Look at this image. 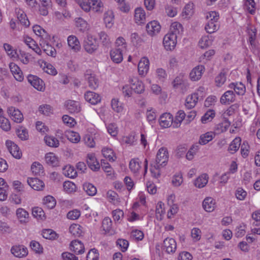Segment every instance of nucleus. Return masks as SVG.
Listing matches in <instances>:
<instances>
[{
	"mask_svg": "<svg viewBox=\"0 0 260 260\" xmlns=\"http://www.w3.org/2000/svg\"><path fill=\"white\" fill-rule=\"evenodd\" d=\"M206 18L208 20L205 27L207 32L212 34L217 30L219 28V16L218 13L215 11L209 12L207 13Z\"/></svg>",
	"mask_w": 260,
	"mask_h": 260,
	"instance_id": "1",
	"label": "nucleus"
},
{
	"mask_svg": "<svg viewBox=\"0 0 260 260\" xmlns=\"http://www.w3.org/2000/svg\"><path fill=\"white\" fill-rule=\"evenodd\" d=\"M169 159V153L166 148H160L156 154L155 164L163 167L166 165Z\"/></svg>",
	"mask_w": 260,
	"mask_h": 260,
	"instance_id": "2",
	"label": "nucleus"
},
{
	"mask_svg": "<svg viewBox=\"0 0 260 260\" xmlns=\"http://www.w3.org/2000/svg\"><path fill=\"white\" fill-rule=\"evenodd\" d=\"M83 47L87 52L92 54L98 49L99 45L95 39L88 36L84 41Z\"/></svg>",
	"mask_w": 260,
	"mask_h": 260,
	"instance_id": "3",
	"label": "nucleus"
},
{
	"mask_svg": "<svg viewBox=\"0 0 260 260\" xmlns=\"http://www.w3.org/2000/svg\"><path fill=\"white\" fill-rule=\"evenodd\" d=\"M176 241L172 238H167L163 242L162 249L168 254H173L176 250Z\"/></svg>",
	"mask_w": 260,
	"mask_h": 260,
	"instance_id": "4",
	"label": "nucleus"
},
{
	"mask_svg": "<svg viewBox=\"0 0 260 260\" xmlns=\"http://www.w3.org/2000/svg\"><path fill=\"white\" fill-rule=\"evenodd\" d=\"M28 82L37 90L44 91L45 84L43 80L38 76L32 75H29L27 76Z\"/></svg>",
	"mask_w": 260,
	"mask_h": 260,
	"instance_id": "5",
	"label": "nucleus"
},
{
	"mask_svg": "<svg viewBox=\"0 0 260 260\" xmlns=\"http://www.w3.org/2000/svg\"><path fill=\"white\" fill-rule=\"evenodd\" d=\"M177 39L174 35L168 33L164 38L163 44L167 50H172L177 44Z\"/></svg>",
	"mask_w": 260,
	"mask_h": 260,
	"instance_id": "6",
	"label": "nucleus"
},
{
	"mask_svg": "<svg viewBox=\"0 0 260 260\" xmlns=\"http://www.w3.org/2000/svg\"><path fill=\"white\" fill-rule=\"evenodd\" d=\"M129 82L131 85L133 90H134L135 92L141 94L144 92V84L137 77H133L129 78Z\"/></svg>",
	"mask_w": 260,
	"mask_h": 260,
	"instance_id": "7",
	"label": "nucleus"
},
{
	"mask_svg": "<svg viewBox=\"0 0 260 260\" xmlns=\"http://www.w3.org/2000/svg\"><path fill=\"white\" fill-rule=\"evenodd\" d=\"M6 145L12 155L17 158L19 159L21 157L22 153L18 146L13 142L10 140H7Z\"/></svg>",
	"mask_w": 260,
	"mask_h": 260,
	"instance_id": "8",
	"label": "nucleus"
},
{
	"mask_svg": "<svg viewBox=\"0 0 260 260\" xmlns=\"http://www.w3.org/2000/svg\"><path fill=\"white\" fill-rule=\"evenodd\" d=\"M8 113L15 122L20 123L23 119V116L21 111L15 107H10L8 108Z\"/></svg>",
	"mask_w": 260,
	"mask_h": 260,
	"instance_id": "9",
	"label": "nucleus"
},
{
	"mask_svg": "<svg viewBox=\"0 0 260 260\" xmlns=\"http://www.w3.org/2000/svg\"><path fill=\"white\" fill-rule=\"evenodd\" d=\"M236 96L234 91L229 90L225 91L220 98V103L222 105H230L235 101Z\"/></svg>",
	"mask_w": 260,
	"mask_h": 260,
	"instance_id": "10",
	"label": "nucleus"
},
{
	"mask_svg": "<svg viewBox=\"0 0 260 260\" xmlns=\"http://www.w3.org/2000/svg\"><path fill=\"white\" fill-rule=\"evenodd\" d=\"M173 116L169 113L162 114L159 119V124L164 128L170 127L173 124Z\"/></svg>",
	"mask_w": 260,
	"mask_h": 260,
	"instance_id": "11",
	"label": "nucleus"
},
{
	"mask_svg": "<svg viewBox=\"0 0 260 260\" xmlns=\"http://www.w3.org/2000/svg\"><path fill=\"white\" fill-rule=\"evenodd\" d=\"M205 71L203 66L200 65L194 67L190 72L189 77L192 81H198L201 78L202 74Z\"/></svg>",
	"mask_w": 260,
	"mask_h": 260,
	"instance_id": "12",
	"label": "nucleus"
},
{
	"mask_svg": "<svg viewBox=\"0 0 260 260\" xmlns=\"http://www.w3.org/2000/svg\"><path fill=\"white\" fill-rule=\"evenodd\" d=\"M161 28L159 23L156 21H152L149 22L146 25V30L148 34L153 36L157 34Z\"/></svg>",
	"mask_w": 260,
	"mask_h": 260,
	"instance_id": "13",
	"label": "nucleus"
},
{
	"mask_svg": "<svg viewBox=\"0 0 260 260\" xmlns=\"http://www.w3.org/2000/svg\"><path fill=\"white\" fill-rule=\"evenodd\" d=\"M149 69V61L147 57H143L140 60L138 66V69L140 75H146Z\"/></svg>",
	"mask_w": 260,
	"mask_h": 260,
	"instance_id": "14",
	"label": "nucleus"
},
{
	"mask_svg": "<svg viewBox=\"0 0 260 260\" xmlns=\"http://www.w3.org/2000/svg\"><path fill=\"white\" fill-rule=\"evenodd\" d=\"M11 251L12 254L18 257L25 256L28 254L27 248L23 245L14 246L12 247Z\"/></svg>",
	"mask_w": 260,
	"mask_h": 260,
	"instance_id": "15",
	"label": "nucleus"
},
{
	"mask_svg": "<svg viewBox=\"0 0 260 260\" xmlns=\"http://www.w3.org/2000/svg\"><path fill=\"white\" fill-rule=\"evenodd\" d=\"M228 87L233 89L235 92L239 95H243L246 92V87L244 84L241 82H232L229 85Z\"/></svg>",
	"mask_w": 260,
	"mask_h": 260,
	"instance_id": "16",
	"label": "nucleus"
},
{
	"mask_svg": "<svg viewBox=\"0 0 260 260\" xmlns=\"http://www.w3.org/2000/svg\"><path fill=\"white\" fill-rule=\"evenodd\" d=\"M86 161L89 168L93 171H96L100 168V164L93 153L87 154Z\"/></svg>",
	"mask_w": 260,
	"mask_h": 260,
	"instance_id": "17",
	"label": "nucleus"
},
{
	"mask_svg": "<svg viewBox=\"0 0 260 260\" xmlns=\"http://www.w3.org/2000/svg\"><path fill=\"white\" fill-rule=\"evenodd\" d=\"M85 79L88 81L89 87L93 89H96L99 85V81L94 74L87 71L85 74Z\"/></svg>",
	"mask_w": 260,
	"mask_h": 260,
	"instance_id": "18",
	"label": "nucleus"
},
{
	"mask_svg": "<svg viewBox=\"0 0 260 260\" xmlns=\"http://www.w3.org/2000/svg\"><path fill=\"white\" fill-rule=\"evenodd\" d=\"M28 184L34 190H40L44 187V183L37 178H28Z\"/></svg>",
	"mask_w": 260,
	"mask_h": 260,
	"instance_id": "19",
	"label": "nucleus"
},
{
	"mask_svg": "<svg viewBox=\"0 0 260 260\" xmlns=\"http://www.w3.org/2000/svg\"><path fill=\"white\" fill-rule=\"evenodd\" d=\"M11 72L15 79L18 81H21L23 79V76L20 68L15 63L11 62L9 64Z\"/></svg>",
	"mask_w": 260,
	"mask_h": 260,
	"instance_id": "20",
	"label": "nucleus"
},
{
	"mask_svg": "<svg viewBox=\"0 0 260 260\" xmlns=\"http://www.w3.org/2000/svg\"><path fill=\"white\" fill-rule=\"evenodd\" d=\"M68 44L69 46L76 52L79 51L81 48L80 42L75 36L71 35L68 37Z\"/></svg>",
	"mask_w": 260,
	"mask_h": 260,
	"instance_id": "21",
	"label": "nucleus"
},
{
	"mask_svg": "<svg viewBox=\"0 0 260 260\" xmlns=\"http://www.w3.org/2000/svg\"><path fill=\"white\" fill-rule=\"evenodd\" d=\"M124 51L116 48L112 49L110 51V57L112 61L116 63H120L123 60Z\"/></svg>",
	"mask_w": 260,
	"mask_h": 260,
	"instance_id": "22",
	"label": "nucleus"
},
{
	"mask_svg": "<svg viewBox=\"0 0 260 260\" xmlns=\"http://www.w3.org/2000/svg\"><path fill=\"white\" fill-rule=\"evenodd\" d=\"M85 100L92 105L97 104L101 101L100 95L92 91H87L84 95Z\"/></svg>",
	"mask_w": 260,
	"mask_h": 260,
	"instance_id": "23",
	"label": "nucleus"
},
{
	"mask_svg": "<svg viewBox=\"0 0 260 260\" xmlns=\"http://www.w3.org/2000/svg\"><path fill=\"white\" fill-rule=\"evenodd\" d=\"M71 250L76 254H82L84 252V246L81 241L75 240L73 241L70 244Z\"/></svg>",
	"mask_w": 260,
	"mask_h": 260,
	"instance_id": "24",
	"label": "nucleus"
},
{
	"mask_svg": "<svg viewBox=\"0 0 260 260\" xmlns=\"http://www.w3.org/2000/svg\"><path fill=\"white\" fill-rule=\"evenodd\" d=\"M199 100V93L194 92L189 95L186 99L185 106L188 109H192L195 107Z\"/></svg>",
	"mask_w": 260,
	"mask_h": 260,
	"instance_id": "25",
	"label": "nucleus"
},
{
	"mask_svg": "<svg viewBox=\"0 0 260 260\" xmlns=\"http://www.w3.org/2000/svg\"><path fill=\"white\" fill-rule=\"evenodd\" d=\"M183 32V27L182 25L178 22H173L170 26V32L169 34L174 35L177 38L179 37Z\"/></svg>",
	"mask_w": 260,
	"mask_h": 260,
	"instance_id": "26",
	"label": "nucleus"
},
{
	"mask_svg": "<svg viewBox=\"0 0 260 260\" xmlns=\"http://www.w3.org/2000/svg\"><path fill=\"white\" fill-rule=\"evenodd\" d=\"M65 105L67 110L71 113H77L80 110V107L78 102L69 100L66 102Z\"/></svg>",
	"mask_w": 260,
	"mask_h": 260,
	"instance_id": "27",
	"label": "nucleus"
},
{
	"mask_svg": "<svg viewBox=\"0 0 260 260\" xmlns=\"http://www.w3.org/2000/svg\"><path fill=\"white\" fill-rule=\"evenodd\" d=\"M203 207L207 212L213 211L215 207V202L214 199L211 197H208L203 202Z\"/></svg>",
	"mask_w": 260,
	"mask_h": 260,
	"instance_id": "28",
	"label": "nucleus"
},
{
	"mask_svg": "<svg viewBox=\"0 0 260 260\" xmlns=\"http://www.w3.org/2000/svg\"><path fill=\"white\" fill-rule=\"evenodd\" d=\"M16 214L21 223H26L28 221L29 213L25 209L21 208L17 209Z\"/></svg>",
	"mask_w": 260,
	"mask_h": 260,
	"instance_id": "29",
	"label": "nucleus"
},
{
	"mask_svg": "<svg viewBox=\"0 0 260 260\" xmlns=\"http://www.w3.org/2000/svg\"><path fill=\"white\" fill-rule=\"evenodd\" d=\"M145 12L141 8H138L135 10V19L137 23H143L145 20Z\"/></svg>",
	"mask_w": 260,
	"mask_h": 260,
	"instance_id": "30",
	"label": "nucleus"
},
{
	"mask_svg": "<svg viewBox=\"0 0 260 260\" xmlns=\"http://www.w3.org/2000/svg\"><path fill=\"white\" fill-rule=\"evenodd\" d=\"M241 139L240 137L235 138L230 144L228 150L232 154H234L239 149L241 145Z\"/></svg>",
	"mask_w": 260,
	"mask_h": 260,
	"instance_id": "31",
	"label": "nucleus"
},
{
	"mask_svg": "<svg viewBox=\"0 0 260 260\" xmlns=\"http://www.w3.org/2000/svg\"><path fill=\"white\" fill-rule=\"evenodd\" d=\"M215 134L214 132H208L200 136L199 143L201 145H205L213 140Z\"/></svg>",
	"mask_w": 260,
	"mask_h": 260,
	"instance_id": "32",
	"label": "nucleus"
},
{
	"mask_svg": "<svg viewBox=\"0 0 260 260\" xmlns=\"http://www.w3.org/2000/svg\"><path fill=\"white\" fill-rule=\"evenodd\" d=\"M91 10L96 12H102L104 5L101 0H88Z\"/></svg>",
	"mask_w": 260,
	"mask_h": 260,
	"instance_id": "33",
	"label": "nucleus"
},
{
	"mask_svg": "<svg viewBox=\"0 0 260 260\" xmlns=\"http://www.w3.org/2000/svg\"><path fill=\"white\" fill-rule=\"evenodd\" d=\"M45 160L47 164L56 167L58 166V159L53 153H48L46 154Z\"/></svg>",
	"mask_w": 260,
	"mask_h": 260,
	"instance_id": "34",
	"label": "nucleus"
},
{
	"mask_svg": "<svg viewBox=\"0 0 260 260\" xmlns=\"http://www.w3.org/2000/svg\"><path fill=\"white\" fill-rule=\"evenodd\" d=\"M114 14L112 10H108L104 13V21L107 27H110L114 22Z\"/></svg>",
	"mask_w": 260,
	"mask_h": 260,
	"instance_id": "35",
	"label": "nucleus"
},
{
	"mask_svg": "<svg viewBox=\"0 0 260 260\" xmlns=\"http://www.w3.org/2000/svg\"><path fill=\"white\" fill-rule=\"evenodd\" d=\"M208 181V177L207 174H203L201 176L199 177L194 181V185L198 188H202L204 187Z\"/></svg>",
	"mask_w": 260,
	"mask_h": 260,
	"instance_id": "36",
	"label": "nucleus"
},
{
	"mask_svg": "<svg viewBox=\"0 0 260 260\" xmlns=\"http://www.w3.org/2000/svg\"><path fill=\"white\" fill-rule=\"evenodd\" d=\"M247 32L249 37L248 42L251 45H254L256 36V29L254 26H250L247 27Z\"/></svg>",
	"mask_w": 260,
	"mask_h": 260,
	"instance_id": "37",
	"label": "nucleus"
},
{
	"mask_svg": "<svg viewBox=\"0 0 260 260\" xmlns=\"http://www.w3.org/2000/svg\"><path fill=\"white\" fill-rule=\"evenodd\" d=\"M26 45L32 49L37 54L41 55L42 51L36 42L30 38L25 40Z\"/></svg>",
	"mask_w": 260,
	"mask_h": 260,
	"instance_id": "38",
	"label": "nucleus"
},
{
	"mask_svg": "<svg viewBox=\"0 0 260 260\" xmlns=\"http://www.w3.org/2000/svg\"><path fill=\"white\" fill-rule=\"evenodd\" d=\"M63 174L70 178H74L77 176V173L76 170L72 166H66L63 169Z\"/></svg>",
	"mask_w": 260,
	"mask_h": 260,
	"instance_id": "39",
	"label": "nucleus"
},
{
	"mask_svg": "<svg viewBox=\"0 0 260 260\" xmlns=\"http://www.w3.org/2000/svg\"><path fill=\"white\" fill-rule=\"evenodd\" d=\"M138 137L135 133H131L128 136L123 138V142L127 144L133 145L137 141Z\"/></svg>",
	"mask_w": 260,
	"mask_h": 260,
	"instance_id": "40",
	"label": "nucleus"
},
{
	"mask_svg": "<svg viewBox=\"0 0 260 260\" xmlns=\"http://www.w3.org/2000/svg\"><path fill=\"white\" fill-rule=\"evenodd\" d=\"M99 40L103 46L109 47L111 41L108 35L105 31H101L98 34Z\"/></svg>",
	"mask_w": 260,
	"mask_h": 260,
	"instance_id": "41",
	"label": "nucleus"
},
{
	"mask_svg": "<svg viewBox=\"0 0 260 260\" xmlns=\"http://www.w3.org/2000/svg\"><path fill=\"white\" fill-rule=\"evenodd\" d=\"M102 153L105 158L112 162L114 161L116 158L113 150L110 148H104L102 149Z\"/></svg>",
	"mask_w": 260,
	"mask_h": 260,
	"instance_id": "42",
	"label": "nucleus"
},
{
	"mask_svg": "<svg viewBox=\"0 0 260 260\" xmlns=\"http://www.w3.org/2000/svg\"><path fill=\"white\" fill-rule=\"evenodd\" d=\"M215 116V112L213 110H209L201 118L203 123H206L211 121Z\"/></svg>",
	"mask_w": 260,
	"mask_h": 260,
	"instance_id": "43",
	"label": "nucleus"
},
{
	"mask_svg": "<svg viewBox=\"0 0 260 260\" xmlns=\"http://www.w3.org/2000/svg\"><path fill=\"white\" fill-rule=\"evenodd\" d=\"M0 127L4 131L8 132L11 129V124L9 120L3 115H0Z\"/></svg>",
	"mask_w": 260,
	"mask_h": 260,
	"instance_id": "44",
	"label": "nucleus"
},
{
	"mask_svg": "<svg viewBox=\"0 0 260 260\" xmlns=\"http://www.w3.org/2000/svg\"><path fill=\"white\" fill-rule=\"evenodd\" d=\"M44 141L46 144L50 147H57L59 145V141L53 136H45Z\"/></svg>",
	"mask_w": 260,
	"mask_h": 260,
	"instance_id": "45",
	"label": "nucleus"
},
{
	"mask_svg": "<svg viewBox=\"0 0 260 260\" xmlns=\"http://www.w3.org/2000/svg\"><path fill=\"white\" fill-rule=\"evenodd\" d=\"M32 214L33 216L37 219L42 220L45 219V212L43 210L39 207H36L32 209Z\"/></svg>",
	"mask_w": 260,
	"mask_h": 260,
	"instance_id": "46",
	"label": "nucleus"
},
{
	"mask_svg": "<svg viewBox=\"0 0 260 260\" xmlns=\"http://www.w3.org/2000/svg\"><path fill=\"white\" fill-rule=\"evenodd\" d=\"M83 189L88 195L90 196H93L96 193V187L89 183H85L83 184Z\"/></svg>",
	"mask_w": 260,
	"mask_h": 260,
	"instance_id": "47",
	"label": "nucleus"
},
{
	"mask_svg": "<svg viewBox=\"0 0 260 260\" xmlns=\"http://www.w3.org/2000/svg\"><path fill=\"white\" fill-rule=\"evenodd\" d=\"M4 48L9 56L11 58H16L17 52L14 49L13 47L11 45L8 43H5L4 44Z\"/></svg>",
	"mask_w": 260,
	"mask_h": 260,
	"instance_id": "48",
	"label": "nucleus"
},
{
	"mask_svg": "<svg viewBox=\"0 0 260 260\" xmlns=\"http://www.w3.org/2000/svg\"><path fill=\"white\" fill-rule=\"evenodd\" d=\"M31 170L35 175H40L43 173V166L38 162H34L31 166Z\"/></svg>",
	"mask_w": 260,
	"mask_h": 260,
	"instance_id": "49",
	"label": "nucleus"
},
{
	"mask_svg": "<svg viewBox=\"0 0 260 260\" xmlns=\"http://www.w3.org/2000/svg\"><path fill=\"white\" fill-rule=\"evenodd\" d=\"M43 203L48 209H52L56 205V201L53 197L47 196L44 198Z\"/></svg>",
	"mask_w": 260,
	"mask_h": 260,
	"instance_id": "50",
	"label": "nucleus"
},
{
	"mask_svg": "<svg viewBox=\"0 0 260 260\" xmlns=\"http://www.w3.org/2000/svg\"><path fill=\"white\" fill-rule=\"evenodd\" d=\"M81 226L79 224H74L69 228L70 232L75 236L80 237L82 234Z\"/></svg>",
	"mask_w": 260,
	"mask_h": 260,
	"instance_id": "51",
	"label": "nucleus"
},
{
	"mask_svg": "<svg viewBox=\"0 0 260 260\" xmlns=\"http://www.w3.org/2000/svg\"><path fill=\"white\" fill-rule=\"evenodd\" d=\"M17 18L19 22L25 27L28 26L30 24L26 14L22 11L18 12Z\"/></svg>",
	"mask_w": 260,
	"mask_h": 260,
	"instance_id": "52",
	"label": "nucleus"
},
{
	"mask_svg": "<svg viewBox=\"0 0 260 260\" xmlns=\"http://www.w3.org/2000/svg\"><path fill=\"white\" fill-rule=\"evenodd\" d=\"M42 236L47 239L54 240L57 237V234L51 229H46L42 232Z\"/></svg>",
	"mask_w": 260,
	"mask_h": 260,
	"instance_id": "53",
	"label": "nucleus"
},
{
	"mask_svg": "<svg viewBox=\"0 0 260 260\" xmlns=\"http://www.w3.org/2000/svg\"><path fill=\"white\" fill-rule=\"evenodd\" d=\"M212 40L209 38V36L202 37L199 42V45L201 48H205L212 44Z\"/></svg>",
	"mask_w": 260,
	"mask_h": 260,
	"instance_id": "54",
	"label": "nucleus"
},
{
	"mask_svg": "<svg viewBox=\"0 0 260 260\" xmlns=\"http://www.w3.org/2000/svg\"><path fill=\"white\" fill-rule=\"evenodd\" d=\"M63 189L68 193H71L76 191V186L72 182L70 181H65L63 184Z\"/></svg>",
	"mask_w": 260,
	"mask_h": 260,
	"instance_id": "55",
	"label": "nucleus"
},
{
	"mask_svg": "<svg viewBox=\"0 0 260 260\" xmlns=\"http://www.w3.org/2000/svg\"><path fill=\"white\" fill-rule=\"evenodd\" d=\"M129 167L134 173L138 172L141 168L139 159L138 158L132 159L129 162Z\"/></svg>",
	"mask_w": 260,
	"mask_h": 260,
	"instance_id": "56",
	"label": "nucleus"
},
{
	"mask_svg": "<svg viewBox=\"0 0 260 260\" xmlns=\"http://www.w3.org/2000/svg\"><path fill=\"white\" fill-rule=\"evenodd\" d=\"M147 119L150 124L155 122L156 114L155 110L153 109H148L146 111Z\"/></svg>",
	"mask_w": 260,
	"mask_h": 260,
	"instance_id": "57",
	"label": "nucleus"
},
{
	"mask_svg": "<svg viewBox=\"0 0 260 260\" xmlns=\"http://www.w3.org/2000/svg\"><path fill=\"white\" fill-rule=\"evenodd\" d=\"M16 58H18L24 64H27L29 61L28 54L21 50H19L17 52Z\"/></svg>",
	"mask_w": 260,
	"mask_h": 260,
	"instance_id": "58",
	"label": "nucleus"
},
{
	"mask_svg": "<svg viewBox=\"0 0 260 260\" xmlns=\"http://www.w3.org/2000/svg\"><path fill=\"white\" fill-rule=\"evenodd\" d=\"M163 206H164V204L162 203V202H159L157 203L156 207V210H155L156 217L158 220L162 219V215L165 213Z\"/></svg>",
	"mask_w": 260,
	"mask_h": 260,
	"instance_id": "59",
	"label": "nucleus"
},
{
	"mask_svg": "<svg viewBox=\"0 0 260 260\" xmlns=\"http://www.w3.org/2000/svg\"><path fill=\"white\" fill-rule=\"evenodd\" d=\"M116 48L125 51L126 48V43L124 39L121 37H118L115 42Z\"/></svg>",
	"mask_w": 260,
	"mask_h": 260,
	"instance_id": "60",
	"label": "nucleus"
},
{
	"mask_svg": "<svg viewBox=\"0 0 260 260\" xmlns=\"http://www.w3.org/2000/svg\"><path fill=\"white\" fill-rule=\"evenodd\" d=\"M250 146L246 141H243L241 146V153L243 157H247L249 153Z\"/></svg>",
	"mask_w": 260,
	"mask_h": 260,
	"instance_id": "61",
	"label": "nucleus"
},
{
	"mask_svg": "<svg viewBox=\"0 0 260 260\" xmlns=\"http://www.w3.org/2000/svg\"><path fill=\"white\" fill-rule=\"evenodd\" d=\"M68 140L72 143H77L80 140V137L78 133L70 132L67 135Z\"/></svg>",
	"mask_w": 260,
	"mask_h": 260,
	"instance_id": "62",
	"label": "nucleus"
},
{
	"mask_svg": "<svg viewBox=\"0 0 260 260\" xmlns=\"http://www.w3.org/2000/svg\"><path fill=\"white\" fill-rule=\"evenodd\" d=\"M112 223L109 217H106L102 222V227L106 232H109L112 228Z\"/></svg>",
	"mask_w": 260,
	"mask_h": 260,
	"instance_id": "63",
	"label": "nucleus"
},
{
	"mask_svg": "<svg viewBox=\"0 0 260 260\" xmlns=\"http://www.w3.org/2000/svg\"><path fill=\"white\" fill-rule=\"evenodd\" d=\"M193 13V4H188L186 5L182 12V15L186 17H189Z\"/></svg>",
	"mask_w": 260,
	"mask_h": 260,
	"instance_id": "64",
	"label": "nucleus"
}]
</instances>
